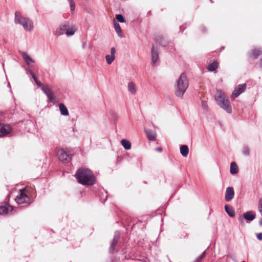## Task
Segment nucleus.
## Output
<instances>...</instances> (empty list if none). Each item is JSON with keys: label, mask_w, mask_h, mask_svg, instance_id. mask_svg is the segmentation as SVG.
<instances>
[{"label": "nucleus", "mask_w": 262, "mask_h": 262, "mask_svg": "<svg viewBox=\"0 0 262 262\" xmlns=\"http://www.w3.org/2000/svg\"><path fill=\"white\" fill-rule=\"evenodd\" d=\"M26 124H27V125H33V123L31 121L27 120L26 121Z\"/></svg>", "instance_id": "nucleus-40"}, {"label": "nucleus", "mask_w": 262, "mask_h": 262, "mask_svg": "<svg viewBox=\"0 0 262 262\" xmlns=\"http://www.w3.org/2000/svg\"><path fill=\"white\" fill-rule=\"evenodd\" d=\"M116 49L114 47L111 49V55H106L105 59L108 64H111L115 59Z\"/></svg>", "instance_id": "nucleus-15"}, {"label": "nucleus", "mask_w": 262, "mask_h": 262, "mask_svg": "<svg viewBox=\"0 0 262 262\" xmlns=\"http://www.w3.org/2000/svg\"><path fill=\"white\" fill-rule=\"evenodd\" d=\"M128 91L133 95H135L137 92L136 85L133 82H129L127 84Z\"/></svg>", "instance_id": "nucleus-19"}, {"label": "nucleus", "mask_w": 262, "mask_h": 262, "mask_svg": "<svg viewBox=\"0 0 262 262\" xmlns=\"http://www.w3.org/2000/svg\"><path fill=\"white\" fill-rule=\"evenodd\" d=\"M120 239V233L118 231L115 232L113 240L111 244L109 251L110 253H113L115 249L116 246Z\"/></svg>", "instance_id": "nucleus-11"}, {"label": "nucleus", "mask_w": 262, "mask_h": 262, "mask_svg": "<svg viewBox=\"0 0 262 262\" xmlns=\"http://www.w3.org/2000/svg\"><path fill=\"white\" fill-rule=\"evenodd\" d=\"M230 172L232 174H236L238 172V167L234 162L231 163Z\"/></svg>", "instance_id": "nucleus-25"}, {"label": "nucleus", "mask_w": 262, "mask_h": 262, "mask_svg": "<svg viewBox=\"0 0 262 262\" xmlns=\"http://www.w3.org/2000/svg\"><path fill=\"white\" fill-rule=\"evenodd\" d=\"M200 31L202 33H205L206 32V29L204 26H202L200 28Z\"/></svg>", "instance_id": "nucleus-37"}, {"label": "nucleus", "mask_w": 262, "mask_h": 262, "mask_svg": "<svg viewBox=\"0 0 262 262\" xmlns=\"http://www.w3.org/2000/svg\"><path fill=\"white\" fill-rule=\"evenodd\" d=\"M226 98L227 97L226 95L223 92L220 90L217 91L214 97L215 100L216 101L218 104H219V102H221Z\"/></svg>", "instance_id": "nucleus-17"}, {"label": "nucleus", "mask_w": 262, "mask_h": 262, "mask_svg": "<svg viewBox=\"0 0 262 262\" xmlns=\"http://www.w3.org/2000/svg\"><path fill=\"white\" fill-rule=\"evenodd\" d=\"M86 43L85 41H83L82 42V47L83 49H85V47H86Z\"/></svg>", "instance_id": "nucleus-42"}, {"label": "nucleus", "mask_w": 262, "mask_h": 262, "mask_svg": "<svg viewBox=\"0 0 262 262\" xmlns=\"http://www.w3.org/2000/svg\"><path fill=\"white\" fill-rule=\"evenodd\" d=\"M14 22L16 24L21 25L26 31H31L33 30L32 21L28 17H23L18 11L15 13Z\"/></svg>", "instance_id": "nucleus-3"}, {"label": "nucleus", "mask_w": 262, "mask_h": 262, "mask_svg": "<svg viewBox=\"0 0 262 262\" xmlns=\"http://www.w3.org/2000/svg\"><path fill=\"white\" fill-rule=\"evenodd\" d=\"M219 66V63L216 61H214L208 66L207 69L209 71L213 72L215 71Z\"/></svg>", "instance_id": "nucleus-26"}, {"label": "nucleus", "mask_w": 262, "mask_h": 262, "mask_svg": "<svg viewBox=\"0 0 262 262\" xmlns=\"http://www.w3.org/2000/svg\"><path fill=\"white\" fill-rule=\"evenodd\" d=\"M255 218V213L252 211H249L245 212L243 216L240 215L238 217V221L241 224L244 222V219L247 221L251 222L254 220Z\"/></svg>", "instance_id": "nucleus-6"}, {"label": "nucleus", "mask_w": 262, "mask_h": 262, "mask_svg": "<svg viewBox=\"0 0 262 262\" xmlns=\"http://www.w3.org/2000/svg\"><path fill=\"white\" fill-rule=\"evenodd\" d=\"M114 26L116 33L118 34V36L120 37H122V30L120 25L118 24L117 21L115 20L114 21Z\"/></svg>", "instance_id": "nucleus-27"}, {"label": "nucleus", "mask_w": 262, "mask_h": 262, "mask_svg": "<svg viewBox=\"0 0 262 262\" xmlns=\"http://www.w3.org/2000/svg\"><path fill=\"white\" fill-rule=\"evenodd\" d=\"M256 237L258 240H262V232H260L257 234Z\"/></svg>", "instance_id": "nucleus-35"}, {"label": "nucleus", "mask_w": 262, "mask_h": 262, "mask_svg": "<svg viewBox=\"0 0 262 262\" xmlns=\"http://www.w3.org/2000/svg\"><path fill=\"white\" fill-rule=\"evenodd\" d=\"M69 23L67 21L61 24L56 29L55 31V35L57 36H60L64 34H66L67 30L69 29Z\"/></svg>", "instance_id": "nucleus-8"}, {"label": "nucleus", "mask_w": 262, "mask_h": 262, "mask_svg": "<svg viewBox=\"0 0 262 262\" xmlns=\"http://www.w3.org/2000/svg\"><path fill=\"white\" fill-rule=\"evenodd\" d=\"M12 129L9 124L0 123V137L6 136L11 133Z\"/></svg>", "instance_id": "nucleus-7"}, {"label": "nucleus", "mask_w": 262, "mask_h": 262, "mask_svg": "<svg viewBox=\"0 0 262 262\" xmlns=\"http://www.w3.org/2000/svg\"><path fill=\"white\" fill-rule=\"evenodd\" d=\"M259 66L261 69H262V58L260 59Z\"/></svg>", "instance_id": "nucleus-45"}, {"label": "nucleus", "mask_w": 262, "mask_h": 262, "mask_svg": "<svg viewBox=\"0 0 262 262\" xmlns=\"http://www.w3.org/2000/svg\"><path fill=\"white\" fill-rule=\"evenodd\" d=\"M68 1L69 3L71 10L72 11H74L75 8V5L74 2L73 0H68Z\"/></svg>", "instance_id": "nucleus-31"}, {"label": "nucleus", "mask_w": 262, "mask_h": 262, "mask_svg": "<svg viewBox=\"0 0 262 262\" xmlns=\"http://www.w3.org/2000/svg\"><path fill=\"white\" fill-rule=\"evenodd\" d=\"M156 150L159 152H161L162 151V147H157L156 148Z\"/></svg>", "instance_id": "nucleus-41"}, {"label": "nucleus", "mask_w": 262, "mask_h": 262, "mask_svg": "<svg viewBox=\"0 0 262 262\" xmlns=\"http://www.w3.org/2000/svg\"><path fill=\"white\" fill-rule=\"evenodd\" d=\"M180 149L181 154L182 155V156L184 157H186L189 152V148L188 146L186 145H182L180 147Z\"/></svg>", "instance_id": "nucleus-21"}, {"label": "nucleus", "mask_w": 262, "mask_h": 262, "mask_svg": "<svg viewBox=\"0 0 262 262\" xmlns=\"http://www.w3.org/2000/svg\"><path fill=\"white\" fill-rule=\"evenodd\" d=\"M20 53L26 63L28 66H30L32 63L34 62V60H33L31 57L28 55V54L25 52L21 51Z\"/></svg>", "instance_id": "nucleus-18"}, {"label": "nucleus", "mask_w": 262, "mask_h": 262, "mask_svg": "<svg viewBox=\"0 0 262 262\" xmlns=\"http://www.w3.org/2000/svg\"><path fill=\"white\" fill-rule=\"evenodd\" d=\"M188 80L186 75L182 73L177 80L174 86V92L176 95L180 98H182L188 87Z\"/></svg>", "instance_id": "nucleus-2"}, {"label": "nucleus", "mask_w": 262, "mask_h": 262, "mask_svg": "<svg viewBox=\"0 0 262 262\" xmlns=\"http://www.w3.org/2000/svg\"><path fill=\"white\" fill-rule=\"evenodd\" d=\"M243 152L245 156H248L250 152V148L248 146H244Z\"/></svg>", "instance_id": "nucleus-32"}, {"label": "nucleus", "mask_w": 262, "mask_h": 262, "mask_svg": "<svg viewBox=\"0 0 262 262\" xmlns=\"http://www.w3.org/2000/svg\"><path fill=\"white\" fill-rule=\"evenodd\" d=\"M246 89V84H239L235 88L232 94V97L234 98L237 97L242 93L245 92Z\"/></svg>", "instance_id": "nucleus-9"}, {"label": "nucleus", "mask_w": 262, "mask_h": 262, "mask_svg": "<svg viewBox=\"0 0 262 262\" xmlns=\"http://www.w3.org/2000/svg\"><path fill=\"white\" fill-rule=\"evenodd\" d=\"M57 156L59 160L62 162H68L72 159V154L68 148H60L57 151Z\"/></svg>", "instance_id": "nucleus-5"}, {"label": "nucleus", "mask_w": 262, "mask_h": 262, "mask_svg": "<svg viewBox=\"0 0 262 262\" xmlns=\"http://www.w3.org/2000/svg\"><path fill=\"white\" fill-rule=\"evenodd\" d=\"M115 17L117 21L120 23H125L126 21L124 17L121 14H116Z\"/></svg>", "instance_id": "nucleus-30"}, {"label": "nucleus", "mask_w": 262, "mask_h": 262, "mask_svg": "<svg viewBox=\"0 0 262 262\" xmlns=\"http://www.w3.org/2000/svg\"><path fill=\"white\" fill-rule=\"evenodd\" d=\"M234 196V191L232 187H228L225 192V200L229 202L232 200Z\"/></svg>", "instance_id": "nucleus-13"}, {"label": "nucleus", "mask_w": 262, "mask_h": 262, "mask_svg": "<svg viewBox=\"0 0 262 262\" xmlns=\"http://www.w3.org/2000/svg\"><path fill=\"white\" fill-rule=\"evenodd\" d=\"M41 90L45 93L48 99L52 102L55 100V97L52 90L48 86H42Z\"/></svg>", "instance_id": "nucleus-12"}, {"label": "nucleus", "mask_w": 262, "mask_h": 262, "mask_svg": "<svg viewBox=\"0 0 262 262\" xmlns=\"http://www.w3.org/2000/svg\"><path fill=\"white\" fill-rule=\"evenodd\" d=\"M145 133L149 141H154L156 140V134L150 129L145 130Z\"/></svg>", "instance_id": "nucleus-20"}, {"label": "nucleus", "mask_w": 262, "mask_h": 262, "mask_svg": "<svg viewBox=\"0 0 262 262\" xmlns=\"http://www.w3.org/2000/svg\"><path fill=\"white\" fill-rule=\"evenodd\" d=\"M201 105L203 109L207 110L208 107L207 103L206 101L203 100L201 101Z\"/></svg>", "instance_id": "nucleus-33"}, {"label": "nucleus", "mask_w": 262, "mask_h": 262, "mask_svg": "<svg viewBox=\"0 0 262 262\" xmlns=\"http://www.w3.org/2000/svg\"><path fill=\"white\" fill-rule=\"evenodd\" d=\"M15 201L17 204H30V198L28 195L26 189H20L18 195L15 198Z\"/></svg>", "instance_id": "nucleus-4"}, {"label": "nucleus", "mask_w": 262, "mask_h": 262, "mask_svg": "<svg viewBox=\"0 0 262 262\" xmlns=\"http://www.w3.org/2000/svg\"><path fill=\"white\" fill-rule=\"evenodd\" d=\"M31 76L33 78V79L34 80V81H35L37 79V78L36 76H35V75L34 74V73L31 75Z\"/></svg>", "instance_id": "nucleus-38"}, {"label": "nucleus", "mask_w": 262, "mask_h": 262, "mask_svg": "<svg viewBox=\"0 0 262 262\" xmlns=\"http://www.w3.org/2000/svg\"><path fill=\"white\" fill-rule=\"evenodd\" d=\"M159 59V52L157 49L152 47L151 49V63L154 66L158 62Z\"/></svg>", "instance_id": "nucleus-16"}, {"label": "nucleus", "mask_w": 262, "mask_h": 262, "mask_svg": "<svg viewBox=\"0 0 262 262\" xmlns=\"http://www.w3.org/2000/svg\"><path fill=\"white\" fill-rule=\"evenodd\" d=\"M225 211L226 212V213L228 214V215L230 217H233L234 216L235 212L232 207H231L228 205H225Z\"/></svg>", "instance_id": "nucleus-23"}, {"label": "nucleus", "mask_w": 262, "mask_h": 262, "mask_svg": "<svg viewBox=\"0 0 262 262\" xmlns=\"http://www.w3.org/2000/svg\"><path fill=\"white\" fill-rule=\"evenodd\" d=\"M205 254H206V252H205V251H204V252H203V253H202V254L200 256V258H202H202L205 256Z\"/></svg>", "instance_id": "nucleus-43"}, {"label": "nucleus", "mask_w": 262, "mask_h": 262, "mask_svg": "<svg viewBox=\"0 0 262 262\" xmlns=\"http://www.w3.org/2000/svg\"><path fill=\"white\" fill-rule=\"evenodd\" d=\"M34 73L33 72V71L31 70H29L27 71V74L28 75H32V74H33Z\"/></svg>", "instance_id": "nucleus-39"}, {"label": "nucleus", "mask_w": 262, "mask_h": 262, "mask_svg": "<svg viewBox=\"0 0 262 262\" xmlns=\"http://www.w3.org/2000/svg\"><path fill=\"white\" fill-rule=\"evenodd\" d=\"M121 142L125 149L129 150L131 148V143L129 141L126 139H123L121 140Z\"/></svg>", "instance_id": "nucleus-29"}, {"label": "nucleus", "mask_w": 262, "mask_h": 262, "mask_svg": "<svg viewBox=\"0 0 262 262\" xmlns=\"http://www.w3.org/2000/svg\"><path fill=\"white\" fill-rule=\"evenodd\" d=\"M78 182L83 185H93L96 182V178L93 171L88 168H80L75 174Z\"/></svg>", "instance_id": "nucleus-1"}, {"label": "nucleus", "mask_w": 262, "mask_h": 262, "mask_svg": "<svg viewBox=\"0 0 262 262\" xmlns=\"http://www.w3.org/2000/svg\"><path fill=\"white\" fill-rule=\"evenodd\" d=\"M261 53L262 50L261 48H255L251 50V55L253 56L254 58H256Z\"/></svg>", "instance_id": "nucleus-24"}, {"label": "nucleus", "mask_w": 262, "mask_h": 262, "mask_svg": "<svg viewBox=\"0 0 262 262\" xmlns=\"http://www.w3.org/2000/svg\"><path fill=\"white\" fill-rule=\"evenodd\" d=\"M219 106L225 110L227 113H232V107L230 104V101L227 98L222 101L221 102H219Z\"/></svg>", "instance_id": "nucleus-10"}, {"label": "nucleus", "mask_w": 262, "mask_h": 262, "mask_svg": "<svg viewBox=\"0 0 262 262\" xmlns=\"http://www.w3.org/2000/svg\"><path fill=\"white\" fill-rule=\"evenodd\" d=\"M77 30L76 27L74 26H70V24L69 25V29L67 30V32H66V35L67 36H72L74 34L75 32H76Z\"/></svg>", "instance_id": "nucleus-28"}, {"label": "nucleus", "mask_w": 262, "mask_h": 262, "mask_svg": "<svg viewBox=\"0 0 262 262\" xmlns=\"http://www.w3.org/2000/svg\"><path fill=\"white\" fill-rule=\"evenodd\" d=\"M259 224L260 225V226H262V219L260 220L259 222Z\"/></svg>", "instance_id": "nucleus-46"}, {"label": "nucleus", "mask_w": 262, "mask_h": 262, "mask_svg": "<svg viewBox=\"0 0 262 262\" xmlns=\"http://www.w3.org/2000/svg\"><path fill=\"white\" fill-rule=\"evenodd\" d=\"M258 209L262 216V201H259V202Z\"/></svg>", "instance_id": "nucleus-34"}, {"label": "nucleus", "mask_w": 262, "mask_h": 262, "mask_svg": "<svg viewBox=\"0 0 262 262\" xmlns=\"http://www.w3.org/2000/svg\"><path fill=\"white\" fill-rule=\"evenodd\" d=\"M13 210V207L6 203L4 205L0 206V214L6 215Z\"/></svg>", "instance_id": "nucleus-14"}, {"label": "nucleus", "mask_w": 262, "mask_h": 262, "mask_svg": "<svg viewBox=\"0 0 262 262\" xmlns=\"http://www.w3.org/2000/svg\"><path fill=\"white\" fill-rule=\"evenodd\" d=\"M10 83H8V86L9 87H10Z\"/></svg>", "instance_id": "nucleus-47"}, {"label": "nucleus", "mask_w": 262, "mask_h": 262, "mask_svg": "<svg viewBox=\"0 0 262 262\" xmlns=\"http://www.w3.org/2000/svg\"><path fill=\"white\" fill-rule=\"evenodd\" d=\"M242 262H246V261H242Z\"/></svg>", "instance_id": "nucleus-48"}, {"label": "nucleus", "mask_w": 262, "mask_h": 262, "mask_svg": "<svg viewBox=\"0 0 262 262\" xmlns=\"http://www.w3.org/2000/svg\"><path fill=\"white\" fill-rule=\"evenodd\" d=\"M35 83L39 86H41V88H42V86H44L42 83H41L40 81H39L37 79L35 81Z\"/></svg>", "instance_id": "nucleus-36"}, {"label": "nucleus", "mask_w": 262, "mask_h": 262, "mask_svg": "<svg viewBox=\"0 0 262 262\" xmlns=\"http://www.w3.org/2000/svg\"><path fill=\"white\" fill-rule=\"evenodd\" d=\"M59 108L61 115L67 116L69 115V111L66 106L63 103L59 104Z\"/></svg>", "instance_id": "nucleus-22"}, {"label": "nucleus", "mask_w": 262, "mask_h": 262, "mask_svg": "<svg viewBox=\"0 0 262 262\" xmlns=\"http://www.w3.org/2000/svg\"><path fill=\"white\" fill-rule=\"evenodd\" d=\"M202 260V258H200V256L197 258L195 262H200Z\"/></svg>", "instance_id": "nucleus-44"}]
</instances>
